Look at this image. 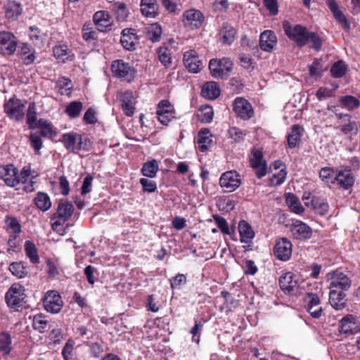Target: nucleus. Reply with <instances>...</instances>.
<instances>
[{"mask_svg": "<svg viewBox=\"0 0 360 360\" xmlns=\"http://www.w3.org/2000/svg\"><path fill=\"white\" fill-rule=\"evenodd\" d=\"M74 212L73 205L66 200L60 201L56 212L51 217V220H55L52 223V228L54 231L60 232L62 231V225L68 221Z\"/></svg>", "mask_w": 360, "mask_h": 360, "instance_id": "1", "label": "nucleus"}, {"mask_svg": "<svg viewBox=\"0 0 360 360\" xmlns=\"http://www.w3.org/2000/svg\"><path fill=\"white\" fill-rule=\"evenodd\" d=\"M283 28L288 38L293 41L298 46H304L307 44V34L309 32L306 27L301 25L292 27L288 21H284Z\"/></svg>", "mask_w": 360, "mask_h": 360, "instance_id": "2", "label": "nucleus"}, {"mask_svg": "<svg viewBox=\"0 0 360 360\" xmlns=\"http://www.w3.org/2000/svg\"><path fill=\"white\" fill-rule=\"evenodd\" d=\"M25 288L19 283H14L6 294V302L8 307L17 309L25 303Z\"/></svg>", "mask_w": 360, "mask_h": 360, "instance_id": "3", "label": "nucleus"}, {"mask_svg": "<svg viewBox=\"0 0 360 360\" xmlns=\"http://www.w3.org/2000/svg\"><path fill=\"white\" fill-rule=\"evenodd\" d=\"M210 73L214 78L227 77L233 69V62L228 58L212 59L209 63Z\"/></svg>", "mask_w": 360, "mask_h": 360, "instance_id": "4", "label": "nucleus"}, {"mask_svg": "<svg viewBox=\"0 0 360 360\" xmlns=\"http://www.w3.org/2000/svg\"><path fill=\"white\" fill-rule=\"evenodd\" d=\"M111 69L113 74L120 79L131 82L136 75V70L128 63L122 60H117L112 62Z\"/></svg>", "mask_w": 360, "mask_h": 360, "instance_id": "5", "label": "nucleus"}, {"mask_svg": "<svg viewBox=\"0 0 360 360\" xmlns=\"http://www.w3.org/2000/svg\"><path fill=\"white\" fill-rule=\"evenodd\" d=\"M43 304L46 311L51 314H57L61 310L63 302L58 292L49 290L45 294L43 299Z\"/></svg>", "mask_w": 360, "mask_h": 360, "instance_id": "6", "label": "nucleus"}, {"mask_svg": "<svg viewBox=\"0 0 360 360\" xmlns=\"http://www.w3.org/2000/svg\"><path fill=\"white\" fill-rule=\"evenodd\" d=\"M329 282V288L341 291L348 290L352 285L350 278L339 271H335L327 275Z\"/></svg>", "mask_w": 360, "mask_h": 360, "instance_id": "7", "label": "nucleus"}, {"mask_svg": "<svg viewBox=\"0 0 360 360\" xmlns=\"http://www.w3.org/2000/svg\"><path fill=\"white\" fill-rule=\"evenodd\" d=\"M24 108L22 101L15 96L11 98L4 105V111L8 116L18 121L24 117Z\"/></svg>", "mask_w": 360, "mask_h": 360, "instance_id": "8", "label": "nucleus"}, {"mask_svg": "<svg viewBox=\"0 0 360 360\" xmlns=\"http://www.w3.org/2000/svg\"><path fill=\"white\" fill-rule=\"evenodd\" d=\"M250 162L258 178H262L266 174L267 163L264 160L263 154L260 149L255 148L252 150Z\"/></svg>", "mask_w": 360, "mask_h": 360, "instance_id": "9", "label": "nucleus"}, {"mask_svg": "<svg viewBox=\"0 0 360 360\" xmlns=\"http://www.w3.org/2000/svg\"><path fill=\"white\" fill-rule=\"evenodd\" d=\"M156 114L159 121L167 125L175 117L174 108L168 100H162L157 106Z\"/></svg>", "mask_w": 360, "mask_h": 360, "instance_id": "10", "label": "nucleus"}, {"mask_svg": "<svg viewBox=\"0 0 360 360\" xmlns=\"http://www.w3.org/2000/svg\"><path fill=\"white\" fill-rule=\"evenodd\" d=\"M117 100L121 102V107L124 113L127 116H132L135 111L136 97L131 91H119L117 94Z\"/></svg>", "mask_w": 360, "mask_h": 360, "instance_id": "11", "label": "nucleus"}, {"mask_svg": "<svg viewBox=\"0 0 360 360\" xmlns=\"http://www.w3.org/2000/svg\"><path fill=\"white\" fill-rule=\"evenodd\" d=\"M219 184L226 192H233L240 186L241 180L236 172L229 171L221 175Z\"/></svg>", "mask_w": 360, "mask_h": 360, "instance_id": "12", "label": "nucleus"}, {"mask_svg": "<svg viewBox=\"0 0 360 360\" xmlns=\"http://www.w3.org/2000/svg\"><path fill=\"white\" fill-rule=\"evenodd\" d=\"M233 110L240 119L248 120L254 115V110L250 103L242 98L237 97L234 101Z\"/></svg>", "mask_w": 360, "mask_h": 360, "instance_id": "13", "label": "nucleus"}, {"mask_svg": "<svg viewBox=\"0 0 360 360\" xmlns=\"http://www.w3.org/2000/svg\"><path fill=\"white\" fill-rule=\"evenodd\" d=\"M17 40L9 32H0V49L4 55H12L16 50Z\"/></svg>", "mask_w": 360, "mask_h": 360, "instance_id": "14", "label": "nucleus"}, {"mask_svg": "<svg viewBox=\"0 0 360 360\" xmlns=\"http://www.w3.org/2000/svg\"><path fill=\"white\" fill-rule=\"evenodd\" d=\"M290 231L294 238L301 240H307L312 235L311 229L300 220H296L291 224Z\"/></svg>", "mask_w": 360, "mask_h": 360, "instance_id": "15", "label": "nucleus"}, {"mask_svg": "<svg viewBox=\"0 0 360 360\" xmlns=\"http://www.w3.org/2000/svg\"><path fill=\"white\" fill-rule=\"evenodd\" d=\"M184 63L186 68L193 73H198L204 67L195 50H189L184 53Z\"/></svg>", "mask_w": 360, "mask_h": 360, "instance_id": "16", "label": "nucleus"}, {"mask_svg": "<svg viewBox=\"0 0 360 360\" xmlns=\"http://www.w3.org/2000/svg\"><path fill=\"white\" fill-rule=\"evenodd\" d=\"M0 178L11 187H14L19 184L18 170L13 165L0 167Z\"/></svg>", "mask_w": 360, "mask_h": 360, "instance_id": "17", "label": "nucleus"}, {"mask_svg": "<svg viewBox=\"0 0 360 360\" xmlns=\"http://www.w3.org/2000/svg\"><path fill=\"white\" fill-rule=\"evenodd\" d=\"M274 255L282 261L288 260L292 254V244L287 238H281L274 246Z\"/></svg>", "mask_w": 360, "mask_h": 360, "instance_id": "18", "label": "nucleus"}, {"mask_svg": "<svg viewBox=\"0 0 360 360\" xmlns=\"http://www.w3.org/2000/svg\"><path fill=\"white\" fill-rule=\"evenodd\" d=\"M184 21L191 29L199 28L203 23L204 16L200 11L190 9L184 12Z\"/></svg>", "mask_w": 360, "mask_h": 360, "instance_id": "19", "label": "nucleus"}, {"mask_svg": "<svg viewBox=\"0 0 360 360\" xmlns=\"http://www.w3.org/2000/svg\"><path fill=\"white\" fill-rule=\"evenodd\" d=\"M277 43V37L271 30H264L260 34L259 46L262 50L271 52Z\"/></svg>", "mask_w": 360, "mask_h": 360, "instance_id": "20", "label": "nucleus"}, {"mask_svg": "<svg viewBox=\"0 0 360 360\" xmlns=\"http://www.w3.org/2000/svg\"><path fill=\"white\" fill-rule=\"evenodd\" d=\"M279 285L282 290L287 293L294 292L298 287V283L295 279V276L292 272H286L283 274L279 279Z\"/></svg>", "mask_w": 360, "mask_h": 360, "instance_id": "21", "label": "nucleus"}, {"mask_svg": "<svg viewBox=\"0 0 360 360\" xmlns=\"http://www.w3.org/2000/svg\"><path fill=\"white\" fill-rule=\"evenodd\" d=\"M94 22L101 32L110 30L112 24L108 12L105 11L96 12L94 15Z\"/></svg>", "mask_w": 360, "mask_h": 360, "instance_id": "22", "label": "nucleus"}, {"mask_svg": "<svg viewBox=\"0 0 360 360\" xmlns=\"http://www.w3.org/2000/svg\"><path fill=\"white\" fill-rule=\"evenodd\" d=\"M307 311L314 318L318 319L322 314V307L320 306V299L314 293L307 294Z\"/></svg>", "mask_w": 360, "mask_h": 360, "instance_id": "23", "label": "nucleus"}, {"mask_svg": "<svg viewBox=\"0 0 360 360\" xmlns=\"http://www.w3.org/2000/svg\"><path fill=\"white\" fill-rule=\"evenodd\" d=\"M7 231L9 233L8 243L15 240L21 233V225L18 220L13 217H8L6 219Z\"/></svg>", "mask_w": 360, "mask_h": 360, "instance_id": "24", "label": "nucleus"}, {"mask_svg": "<svg viewBox=\"0 0 360 360\" xmlns=\"http://www.w3.org/2000/svg\"><path fill=\"white\" fill-rule=\"evenodd\" d=\"M355 318L353 315H347L340 321L339 332L347 335L356 333Z\"/></svg>", "mask_w": 360, "mask_h": 360, "instance_id": "25", "label": "nucleus"}, {"mask_svg": "<svg viewBox=\"0 0 360 360\" xmlns=\"http://www.w3.org/2000/svg\"><path fill=\"white\" fill-rule=\"evenodd\" d=\"M158 8L157 0L141 1V13L148 18H155L158 14Z\"/></svg>", "mask_w": 360, "mask_h": 360, "instance_id": "26", "label": "nucleus"}, {"mask_svg": "<svg viewBox=\"0 0 360 360\" xmlns=\"http://www.w3.org/2000/svg\"><path fill=\"white\" fill-rule=\"evenodd\" d=\"M19 58L22 63L29 65L35 60V50L28 44H22L18 52Z\"/></svg>", "mask_w": 360, "mask_h": 360, "instance_id": "27", "label": "nucleus"}, {"mask_svg": "<svg viewBox=\"0 0 360 360\" xmlns=\"http://www.w3.org/2000/svg\"><path fill=\"white\" fill-rule=\"evenodd\" d=\"M334 181L341 188L349 189L354 184V179L350 171H340L335 175Z\"/></svg>", "mask_w": 360, "mask_h": 360, "instance_id": "28", "label": "nucleus"}, {"mask_svg": "<svg viewBox=\"0 0 360 360\" xmlns=\"http://www.w3.org/2000/svg\"><path fill=\"white\" fill-rule=\"evenodd\" d=\"M201 95L209 100H214L218 98L220 95V89L217 82H206L202 87Z\"/></svg>", "mask_w": 360, "mask_h": 360, "instance_id": "29", "label": "nucleus"}, {"mask_svg": "<svg viewBox=\"0 0 360 360\" xmlns=\"http://www.w3.org/2000/svg\"><path fill=\"white\" fill-rule=\"evenodd\" d=\"M238 231L240 236V242L244 243H250L255 237V232L251 226L245 221L239 222Z\"/></svg>", "mask_w": 360, "mask_h": 360, "instance_id": "30", "label": "nucleus"}, {"mask_svg": "<svg viewBox=\"0 0 360 360\" xmlns=\"http://www.w3.org/2000/svg\"><path fill=\"white\" fill-rule=\"evenodd\" d=\"M7 18L15 20L21 14L22 8L21 4L15 1H8L4 6Z\"/></svg>", "mask_w": 360, "mask_h": 360, "instance_id": "31", "label": "nucleus"}, {"mask_svg": "<svg viewBox=\"0 0 360 360\" xmlns=\"http://www.w3.org/2000/svg\"><path fill=\"white\" fill-rule=\"evenodd\" d=\"M330 289L329 302L330 304L335 309H342L345 307L343 299L345 297V294L341 290L333 288Z\"/></svg>", "mask_w": 360, "mask_h": 360, "instance_id": "32", "label": "nucleus"}, {"mask_svg": "<svg viewBox=\"0 0 360 360\" xmlns=\"http://www.w3.org/2000/svg\"><path fill=\"white\" fill-rule=\"evenodd\" d=\"M34 203L37 208L42 212L49 210L51 207V201L49 196L44 192L37 193L34 198Z\"/></svg>", "mask_w": 360, "mask_h": 360, "instance_id": "33", "label": "nucleus"}, {"mask_svg": "<svg viewBox=\"0 0 360 360\" xmlns=\"http://www.w3.org/2000/svg\"><path fill=\"white\" fill-rule=\"evenodd\" d=\"M53 55L58 60L62 62L71 59L72 56L71 51L66 44L56 46L53 48Z\"/></svg>", "mask_w": 360, "mask_h": 360, "instance_id": "34", "label": "nucleus"}, {"mask_svg": "<svg viewBox=\"0 0 360 360\" xmlns=\"http://www.w3.org/2000/svg\"><path fill=\"white\" fill-rule=\"evenodd\" d=\"M159 170V165L156 160L145 162L141 169V173L143 176L148 178H154Z\"/></svg>", "mask_w": 360, "mask_h": 360, "instance_id": "35", "label": "nucleus"}, {"mask_svg": "<svg viewBox=\"0 0 360 360\" xmlns=\"http://www.w3.org/2000/svg\"><path fill=\"white\" fill-rule=\"evenodd\" d=\"M214 111L212 106L208 105H201L198 111V120L204 123H210L212 121Z\"/></svg>", "mask_w": 360, "mask_h": 360, "instance_id": "36", "label": "nucleus"}, {"mask_svg": "<svg viewBox=\"0 0 360 360\" xmlns=\"http://www.w3.org/2000/svg\"><path fill=\"white\" fill-rule=\"evenodd\" d=\"M25 252L27 257L30 259L32 264L39 263V257L38 251L34 243L30 240L25 242Z\"/></svg>", "mask_w": 360, "mask_h": 360, "instance_id": "37", "label": "nucleus"}, {"mask_svg": "<svg viewBox=\"0 0 360 360\" xmlns=\"http://www.w3.org/2000/svg\"><path fill=\"white\" fill-rule=\"evenodd\" d=\"M63 142L69 150L74 151L82 148V136H63Z\"/></svg>", "mask_w": 360, "mask_h": 360, "instance_id": "38", "label": "nucleus"}, {"mask_svg": "<svg viewBox=\"0 0 360 360\" xmlns=\"http://www.w3.org/2000/svg\"><path fill=\"white\" fill-rule=\"evenodd\" d=\"M12 339L11 335L7 332L0 333V352L8 355L12 350Z\"/></svg>", "mask_w": 360, "mask_h": 360, "instance_id": "39", "label": "nucleus"}, {"mask_svg": "<svg viewBox=\"0 0 360 360\" xmlns=\"http://www.w3.org/2000/svg\"><path fill=\"white\" fill-rule=\"evenodd\" d=\"M286 203L290 209L296 214H300L304 210L299 199L292 193L286 195Z\"/></svg>", "mask_w": 360, "mask_h": 360, "instance_id": "40", "label": "nucleus"}, {"mask_svg": "<svg viewBox=\"0 0 360 360\" xmlns=\"http://www.w3.org/2000/svg\"><path fill=\"white\" fill-rule=\"evenodd\" d=\"M348 70V65L343 60L335 62L330 68L331 75L334 78L342 77Z\"/></svg>", "mask_w": 360, "mask_h": 360, "instance_id": "41", "label": "nucleus"}, {"mask_svg": "<svg viewBox=\"0 0 360 360\" xmlns=\"http://www.w3.org/2000/svg\"><path fill=\"white\" fill-rule=\"evenodd\" d=\"M82 108V103L79 101H75L70 103L66 106L65 112L70 118H76L79 116Z\"/></svg>", "mask_w": 360, "mask_h": 360, "instance_id": "42", "label": "nucleus"}, {"mask_svg": "<svg viewBox=\"0 0 360 360\" xmlns=\"http://www.w3.org/2000/svg\"><path fill=\"white\" fill-rule=\"evenodd\" d=\"M220 34L222 36L223 42L231 44L235 39L236 32L232 26L225 23L223 25Z\"/></svg>", "mask_w": 360, "mask_h": 360, "instance_id": "43", "label": "nucleus"}, {"mask_svg": "<svg viewBox=\"0 0 360 360\" xmlns=\"http://www.w3.org/2000/svg\"><path fill=\"white\" fill-rule=\"evenodd\" d=\"M339 102L343 108L348 110L357 108L360 105L359 101L353 96H341Z\"/></svg>", "mask_w": 360, "mask_h": 360, "instance_id": "44", "label": "nucleus"}, {"mask_svg": "<svg viewBox=\"0 0 360 360\" xmlns=\"http://www.w3.org/2000/svg\"><path fill=\"white\" fill-rule=\"evenodd\" d=\"M147 38L152 42L159 41L161 38L162 29L158 23L152 24L147 27Z\"/></svg>", "mask_w": 360, "mask_h": 360, "instance_id": "45", "label": "nucleus"}, {"mask_svg": "<svg viewBox=\"0 0 360 360\" xmlns=\"http://www.w3.org/2000/svg\"><path fill=\"white\" fill-rule=\"evenodd\" d=\"M126 31L127 30L122 31L120 42L124 49L127 50L134 49L136 44V39L134 34L129 35L126 33Z\"/></svg>", "mask_w": 360, "mask_h": 360, "instance_id": "46", "label": "nucleus"}, {"mask_svg": "<svg viewBox=\"0 0 360 360\" xmlns=\"http://www.w3.org/2000/svg\"><path fill=\"white\" fill-rule=\"evenodd\" d=\"M48 324V321L45 319V316L41 314L35 315L33 318V328L39 333L45 332Z\"/></svg>", "mask_w": 360, "mask_h": 360, "instance_id": "47", "label": "nucleus"}, {"mask_svg": "<svg viewBox=\"0 0 360 360\" xmlns=\"http://www.w3.org/2000/svg\"><path fill=\"white\" fill-rule=\"evenodd\" d=\"M194 142L196 145V148L200 152H206L208 150L211 146H212L213 141L210 139V136H198L197 140H194Z\"/></svg>", "mask_w": 360, "mask_h": 360, "instance_id": "48", "label": "nucleus"}, {"mask_svg": "<svg viewBox=\"0 0 360 360\" xmlns=\"http://www.w3.org/2000/svg\"><path fill=\"white\" fill-rule=\"evenodd\" d=\"M11 274L19 278H24L27 275V271L22 262H13L9 266Z\"/></svg>", "mask_w": 360, "mask_h": 360, "instance_id": "49", "label": "nucleus"}, {"mask_svg": "<svg viewBox=\"0 0 360 360\" xmlns=\"http://www.w3.org/2000/svg\"><path fill=\"white\" fill-rule=\"evenodd\" d=\"M158 58L160 63L166 68L172 63V57L169 50L166 47H160L158 50Z\"/></svg>", "mask_w": 360, "mask_h": 360, "instance_id": "50", "label": "nucleus"}, {"mask_svg": "<svg viewBox=\"0 0 360 360\" xmlns=\"http://www.w3.org/2000/svg\"><path fill=\"white\" fill-rule=\"evenodd\" d=\"M311 205L316 212L321 215L325 214L328 211L329 206L323 200L317 198H313Z\"/></svg>", "mask_w": 360, "mask_h": 360, "instance_id": "51", "label": "nucleus"}, {"mask_svg": "<svg viewBox=\"0 0 360 360\" xmlns=\"http://www.w3.org/2000/svg\"><path fill=\"white\" fill-rule=\"evenodd\" d=\"M27 122L31 129H36L38 125V120L35 112L34 104L32 103L29 105L27 113Z\"/></svg>", "mask_w": 360, "mask_h": 360, "instance_id": "52", "label": "nucleus"}, {"mask_svg": "<svg viewBox=\"0 0 360 360\" xmlns=\"http://www.w3.org/2000/svg\"><path fill=\"white\" fill-rule=\"evenodd\" d=\"M319 176L325 183L335 184L334 171L330 167H323L319 172Z\"/></svg>", "mask_w": 360, "mask_h": 360, "instance_id": "53", "label": "nucleus"}, {"mask_svg": "<svg viewBox=\"0 0 360 360\" xmlns=\"http://www.w3.org/2000/svg\"><path fill=\"white\" fill-rule=\"evenodd\" d=\"M36 129H39L40 135H53V127L46 120L40 119L38 120V125Z\"/></svg>", "mask_w": 360, "mask_h": 360, "instance_id": "54", "label": "nucleus"}, {"mask_svg": "<svg viewBox=\"0 0 360 360\" xmlns=\"http://www.w3.org/2000/svg\"><path fill=\"white\" fill-rule=\"evenodd\" d=\"M75 342L70 339L65 343V346L62 349V355L64 360H72L74 352Z\"/></svg>", "mask_w": 360, "mask_h": 360, "instance_id": "55", "label": "nucleus"}, {"mask_svg": "<svg viewBox=\"0 0 360 360\" xmlns=\"http://www.w3.org/2000/svg\"><path fill=\"white\" fill-rule=\"evenodd\" d=\"M186 283V277L184 274H179L170 279V285L172 289H181Z\"/></svg>", "mask_w": 360, "mask_h": 360, "instance_id": "56", "label": "nucleus"}, {"mask_svg": "<svg viewBox=\"0 0 360 360\" xmlns=\"http://www.w3.org/2000/svg\"><path fill=\"white\" fill-rule=\"evenodd\" d=\"M307 43H311V47L316 51H319L322 46V40L315 32H309L307 34Z\"/></svg>", "mask_w": 360, "mask_h": 360, "instance_id": "57", "label": "nucleus"}, {"mask_svg": "<svg viewBox=\"0 0 360 360\" xmlns=\"http://www.w3.org/2000/svg\"><path fill=\"white\" fill-rule=\"evenodd\" d=\"M37 176V174H35L30 179H27L26 182L22 183L24 185L23 189L27 193H31L35 190L38 184Z\"/></svg>", "mask_w": 360, "mask_h": 360, "instance_id": "58", "label": "nucleus"}, {"mask_svg": "<svg viewBox=\"0 0 360 360\" xmlns=\"http://www.w3.org/2000/svg\"><path fill=\"white\" fill-rule=\"evenodd\" d=\"M91 355L94 358H98L103 352V348L101 344L98 342H90L88 344Z\"/></svg>", "mask_w": 360, "mask_h": 360, "instance_id": "59", "label": "nucleus"}, {"mask_svg": "<svg viewBox=\"0 0 360 360\" xmlns=\"http://www.w3.org/2000/svg\"><path fill=\"white\" fill-rule=\"evenodd\" d=\"M116 18L119 21H124L128 17V10L124 4H120L115 8Z\"/></svg>", "mask_w": 360, "mask_h": 360, "instance_id": "60", "label": "nucleus"}, {"mask_svg": "<svg viewBox=\"0 0 360 360\" xmlns=\"http://www.w3.org/2000/svg\"><path fill=\"white\" fill-rule=\"evenodd\" d=\"M30 38L34 44L41 43L43 40V35L37 27H30Z\"/></svg>", "mask_w": 360, "mask_h": 360, "instance_id": "61", "label": "nucleus"}, {"mask_svg": "<svg viewBox=\"0 0 360 360\" xmlns=\"http://www.w3.org/2000/svg\"><path fill=\"white\" fill-rule=\"evenodd\" d=\"M140 184L143 186V188L145 191L153 193L157 188L156 183L148 179L142 178L140 179Z\"/></svg>", "mask_w": 360, "mask_h": 360, "instance_id": "62", "label": "nucleus"}, {"mask_svg": "<svg viewBox=\"0 0 360 360\" xmlns=\"http://www.w3.org/2000/svg\"><path fill=\"white\" fill-rule=\"evenodd\" d=\"M322 72V65L319 60L316 59L309 65V73L311 76L321 75Z\"/></svg>", "mask_w": 360, "mask_h": 360, "instance_id": "63", "label": "nucleus"}, {"mask_svg": "<svg viewBox=\"0 0 360 360\" xmlns=\"http://www.w3.org/2000/svg\"><path fill=\"white\" fill-rule=\"evenodd\" d=\"M286 178V172L284 169H281L278 172L277 174H274L271 179V181L273 184L275 185H281L282 184Z\"/></svg>", "mask_w": 360, "mask_h": 360, "instance_id": "64", "label": "nucleus"}]
</instances>
